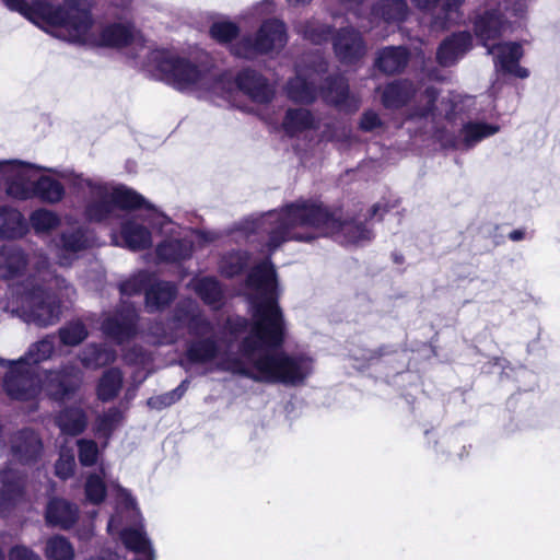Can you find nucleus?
<instances>
[{
    "mask_svg": "<svg viewBox=\"0 0 560 560\" xmlns=\"http://www.w3.org/2000/svg\"><path fill=\"white\" fill-rule=\"evenodd\" d=\"M288 42L287 28L282 21L268 19L261 23L255 37H243L231 47V52L244 59L259 55L279 52Z\"/></svg>",
    "mask_w": 560,
    "mask_h": 560,
    "instance_id": "9b49d317",
    "label": "nucleus"
},
{
    "mask_svg": "<svg viewBox=\"0 0 560 560\" xmlns=\"http://www.w3.org/2000/svg\"><path fill=\"white\" fill-rule=\"evenodd\" d=\"M489 55L493 56L495 68L520 79L529 77V71L518 65L523 57V48L520 43L493 44L487 48Z\"/></svg>",
    "mask_w": 560,
    "mask_h": 560,
    "instance_id": "f3484780",
    "label": "nucleus"
},
{
    "mask_svg": "<svg viewBox=\"0 0 560 560\" xmlns=\"http://www.w3.org/2000/svg\"><path fill=\"white\" fill-rule=\"evenodd\" d=\"M89 244L90 238L83 229L63 232L57 244L58 264L60 266L70 265L75 254L86 248Z\"/></svg>",
    "mask_w": 560,
    "mask_h": 560,
    "instance_id": "5701e85b",
    "label": "nucleus"
},
{
    "mask_svg": "<svg viewBox=\"0 0 560 560\" xmlns=\"http://www.w3.org/2000/svg\"><path fill=\"white\" fill-rule=\"evenodd\" d=\"M79 447V460L83 466H92L96 463L98 456V447L94 441L79 440L77 442Z\"/></svg>",
    "mask_w": 560,
    "mask_h": 560,
    "instance_id": "8fccbe9b",
    "label": "nucleus"
},
{
    "mask_svg": "<svg viewBox=\"0 0 560 560\" xmlns=\"http://www.w3.org/2000/svg\"><path fill=\"white\" fill-rule=\"evenodd\" d=\"M318 119L306 108H290L287 110L282 127L290 136H300L318 129Z\"/></svg>",
    "mask_w": 560,
    "mask_h": 560,
    "instance_id": "393cba45",
    "label": "nucleus"
},
{
    "mask_svg": "<svg viewBox=\"0 0 560 560\" xmlns=\"http://www.w3.org/2000/svg\"><path fill=\"white\" fill-rule=\"evenodd\" d=\"M381 210L383 209L380 205H374L372 208V215H377Z\"/></svg>",
    "mask_w": 560,
    "mask_h": 560,
    "instance_id": "e2e57ef3",
    "label": "nucleus"
},
{
    "mask_svg": "<svg viewBox=\"0 0 560 560\" xmlns=\"http://www.w3.org/2000/svg\"><path fill=\"white\" fill-rule=\"evenodd\" d=\"M235 85L256 104H268L276 95V89L268 79L253 69L242 70L235 79Z\"/></svg>",
    "mask_w": 560,
    "mask_h": 560,
    "instance_id": "dca6fc26",
    "label": "nucleus"
},
{
    "mask_svg": "<svg viewBox=\"0 0 560 560\" xmlns=\"http://www.w3.org/2000/svg\"><path fill=\"white\" fill-rule=\"evenodd\" d=\"M147 217H130L121 223L119 237L113 235L116 245H124L131 250L144 249L152 244L151 232L148 226L161 228L163 224L172 225V222L161 212L147 207Z\"/></svg>",
    "mask_w": 560,
    "mask_h": 560,
    "instance_id": "f8f14e48",
    "label": "nucleus"
},
{
    "mask_svg": "<svg viewBox=\"0 0 560 560\" xmlns=\"http://www.w3.org/2000/svg\"><path fill=\"white\" fill-rule=\"evenodd\" d=\"M122 386V373L118 369H108L97 384V396L103 401L114 399Z\"/></svg>",
    "mask_w": 560,
    "mask_h": 560,
    "instance_id": "72a5a7b5",
    "label": "nucleus"
},
{
    "mask_svg": "<svg viewBox=\"0 0 560 560\" xmlns=\"http://www.w3.org/2000/svg\"><path fill=\"white\" fill-rule=\"evenodd\" d=\"M176 295V288L170 282H156L145 292V304L150 312L167 305Z\"/></svg>",
    "mask_w": 560,
    "mask_h": 560,
    "instance_id": "473e14b6",
    "label": "nucleus"
},
{
    "mask_svg": "<svg viewBox=\"0 0 560 560\" xmlns=\"http://www.w3.org/2000/svg\"><path fill=\"white\" fill-rule=\"evenodd\" d=\"M34 264L45 285L27 283L13 288L4 308L27 323L47 327L57 323L61 315L60 302L51 291L56 289L61 298L69 300L73 289L49 270L46 257L39 255Z\"/></svg>",
    "mask_w": 560,
    "mask_h": 560,
    "instance_id": "20e7f679",
    "label": "nucleus"
},
{
    "mask_svg": "<svg viewBox=\"0 0 560 560\" xmlns=\"http://www.w3.org/2000/svg\"><path fill=\"white\" fill-rule=\"evenodd\" d=\"M74 466L75 462L72 452L62 450L56 463V475L61 479H67L73 474Z\"/></svg>",
    "mask_w": 560,
    "mask_h": 560,
    "instance_id": "3c124183",
    "label": "nucleus"
},
{
    "mask_svg": "<svg viewBox=\"0 0 560 560\" xmlns=\"http://www.w3.org/2000/svg\"><path fill=\"white\" fill-rule=\"evenodd\" d=\"M492 3L501 13L523 19L527 14L529 0H495Z\"/></svg>",
    "mask_w": 560,
    "mask_h": 560,
    "instance_id": "09e8293b",
    "label": "nucleus"
},
{
    "mask_svg": "<svg viewBox=\"0 0 560 560\" xmlns=\"http://www.w3.org/2000/svg\"><path fill=\"white\" fill-rule=\"evenodd\" d=\"M240 32L238 26L229 20H218L210 27V35L220 44L230 43Z\"/></svg>",
    "mask_w": 560,
    "mask_h": 560,
    "instance_id": "37998d69",
    "label": "nucleus"
},
{
    "mask_svg": "<svg viewBox=\"0 0 560 560\" xmlns=\"http://www.w3.org/2000/svg\"><path fill=\"white\" fill-rule=\"evenodd\" d=\"M334 50L341 63L355 65L365 56L366 45L358 31L346 27L336 34Z\"/></svg>",
    "mask_w": 560,
    "mask_h": 560,
    "instance_id": "a211bd4d",
    "label": "nucleus"
},
{
    "mask_svg": "<svg viewBox=\"0 0 560 560\" xmlns=\"http://www.w3.org/2000/svg\"><path fill=\"white\" fill-rule=\"evenodd\" d=\"M248 260L246 253L235 252L222 257L220 270L228 277L240 273L246 266Z\"/></svg>",
    "mask_w": 560,
    "mask_h": 560,
    "instance_id": "49530a36",
    "label": "nucleus"
},
{
    "mask_svg": "<svg viewBox=\"0 0 560 560\" xmlns=\"http://www.w3.org/2000/svg\"><path fill=\"white\" fill-rule=\"evenodd\" d=\"M464 0H443L444 18H438L433 26L435 28H443L448 22H454L457 19V9Z\"/></svg>",
    "mask_w": 560,
    "mask_h": 560,
    "instance_id": "864d4df0",
    "label": "nucleus"
},
{
    "mask_svg": "<svg viewBox=\"0 0 560 560\" xmlns=\"http://www.w3.org/2000/svg\"><path fill=\"white\" fill-rule=\"evenodd\" d=\"M0 364H1V365H4V364H5V361L0 360Z\"/></svg>",
    "mask_w": 560,
    "mask_h": 560,
    "instance_id": "338daca9",
    "label": "nucleus"
},
{
    "mask_svg": "<svg viewBox=\"0 0 560 560\" xmlns=\"http://www.w3.org/2000/svg\"><path fill=\"white\" fill-rule=\"evenodd\" d=\"M9 560H42L32 549L25 546H15L9 552Z\"/></svg>",
    "mask_w": 560,
    "mask_h": 560,
    "instance_id": "4d7b16f0",
    "label": "nucleus"
},
{
    "mask_svg": "<svg viewBox=\"0 0 560 560\" xmlns=\"http://www.w3.org/2000/svg\"><path fill=\"white\" fill-rule=\"evenodd\" d=\"M93 0H79L77 13L61 28L60 39L95 47L121 48L129 45L143 47V38L130 23L94 24L91 13Z\"/></svg>",
    "mask_w": 560,
    "mask_h": 560,
    "instance_id": "423d86ee",
    "label": "nucleus"
},
{
    "mask_svg": "<svg viewBox=\"0 0 560 560\" xmlns=\"http://www.w3.org/2000/svg\"><path fill=\"white\" fill-rule=\"evenodd\" d=\"M7 9L20 13L23 18L60 37L61 28L68 24L71 15L77 13L79 0H63L62 5H55L52 0H1Z\"/></svg>",
    "mask_w": 560,
    "mask_h": 560,
    "instance_id": "1a4fd4ad",
    "label": "nucleus"
},
{
    "mask_svg": "<svg viewBox=\"0 0 560 560\" xmlns=\"http://www.w3.org/2000/svg\"><path fill=\"white\" fill-rule=\"evenodd\" d=\"M253 231L268 234L272 253L287 241L311 242L335 236L339 242L360 245L371 238V231L353 221H342L340 211H331L315 200H299L253 220Z\"/></svg>",
    "mask_w": 560,
    "mask_h": 560,
    "instance_id": "f03ea898",
    "label": "nucleus"
},
{
    "mask_svg": "<svg viewBox=\"0 0 560 560\" xmlns=\"http://www.w3.org/2000/svg\"><path fill=\"white\" fill-rule=\"evenodd\" d=\"M500 131V126L489 124L478 119H471L463 122L458 135L455 137L442 136L443 147L460 151H468L476 147L482 140L494 136Z\"/></svg>",
    "mask_w": 560,
    "mask_h": 560,
    "instance_id": "2eb2a0df",
    "label": "nucleus"
},
{
    "mask_svg": "<svg viewBox=\"0 0 560 560\" xmlns=\"http://www.w3.org/2000/svg\"><path fill=\"white\" fill-rule=\"evenodd\" d=\"M471 47V37L467 33L454 34L445 39L436 54L440 65L448 67L457 62Z\"/></svg>",
    "mask_w": 560,
    "mask_h": 560,
    "instance_id": "b1692460",
    "label": "nucleus"
},
{
    "mask_svg": "<svg viewBox=\"0 0 560 560\" xmlns=\"http://www.w3.org/2000/svg\"><path fill=\"white\" fill-rule=\"evenodd\" d=\"M252 298V319L229 317L222 336L213 332L195 301L186 300L174 322L186 325L194 339L186 351L187 359L207 365L211 371H224L256 382L296 386L314 371L308 354L288 353L277 349L283 342V319L276 302L277 281L272 264L266 259L248 276Z\"/></svg>",
    "mask_w": 560,
    "mask_h": 560,
    "instance_id": "f257e3e1",
    "label": "nucleus"
},
{
    "mask_svg": "<svg viewBox=\"0 0 560 560\" xmlns=\"http://www.w3.org/2000/svg\"><path fill=\"white\" fill-rule=\"evenodd\" d=\"M147 67L160 80L176 90L196 91L207 88V79L198 67L174 51L151 50L148 54Z\"/></svg>",
    "mask_w": 560,
    "mask_h": 560,
    "instance_id": "6e6552de",
    "label": "nucleus"
},
{
    "mask_svg": "<svg viewBox=\"0 0 560 560\" xmlns=\"http://www.w3.org/2000/svg\"><path fill=\"white\" fill-rule=\"evenodd\" d=\"M45 557L47 560H74L75 551L66 537L56 535L47 540Z\"/></svg>",
    "mask_w": 560,
    "mask_h": 560,
    "instance_id": "c9c22d12",
    "label": "nucleus"
},
{
    "mask_svg": "<svg viewBox=\"0 0 560 560\" xmlns=\"http://www.w3.org/2000/svg\"><path fill=\"white\" fill-rule=\"evenodd\" d=\"M2 490L0 493V513H3L7 506L13 502L23 489V479L20 472L9 468L0 472Z\"/></svg>",
    "mask_w": 560,
    "mask_h": 560,
    "instance_id": "c756f323",
    "label": "nucleus"
},
{
    "mask_svg": "<svg viewBox=\"0 0 560 560\" xmlns=\"http://www.w3.org/2000/svg\"><path fill=\"white\" fill-rule=\"evenodd\" d=\"M72 194L82 199L84 215L90 221L101 222L110 218L116 209H133L145 205L144 198L124 185L103 182L70 171L57 172Z\"/></svg>",
    "mask_w": 560,
    "mask_h": 560,
    "instance_id": "39448f33",
    "label": "nucleus"
},
{
    "mask_svg": "<svg viewBox=\"0 0 560 560\" xmlns=\"http://www.w3.org/2000/svg\"><path fill=\"white\" fill-rule=\"evenodd\" d=\"M116 490V514L109 518L107 532L114 536L119 535L126 548L142 557L140 560H155V553L150 539L140 524L141 514L135 498L129 491L117 483H113Z\"/></svg>",
    "mask_w": 560,
    "mask_h": 560,
    "instance_id": "0eeeda50",
    "label": "nucleus"
},
{
    "mask_svg": "<svg viewBox=\"0 0 560 560\" xmlns=\"http://www.w3.org/2000/svg\"><path fill=\"white\" fill-rule=\"evenodd\" d=\"M115 350L95 343L88 345L80 353V361L86 369H98L114 362Z\"/></svg>",
    "mask_w": 560,
    "mask_h": 560,
    "instance_id": "2f4dec72",
    "label": "nucleus"
},
{
    "mask_svg": "<svg viewBox=\"0 0 560 560\" xmlns=\"http://www.w3.org/2000/svg\"><path fill=\"white\" fill-rule=\"evenodd\" d=\"M26 266L23 252L14 245L0 248V278H11L19 275Z\"/></svg>",
    "mask_w": 560,
    "mask_h": 560,
    "instance_id": "cd10ccee",
    "label": "nucleus"
},
{
    "mask_svg": "<svg viewBox=\"0 0 560 560\" xmlns=\"http://www.w3.org/2000/svg\"><path fill=\"white\" fill-rule=\"evenodd\" d=\"M324 68L319 65V69L312 68L310 71L301 66L296 68L295 78L291 79L285 85L287 96L299 103H311L316 97L315 82L319 71Z\"/></svg>",
    "mask_w": 560,
    "mask_h": 560,
    "instance_id": "412c9836",
    "label": "nucleus"
},
{
    "mask_svg": "<svg viewBox=\"0 0 560 560\" xmlns=\"http://www.w3.org/2000/svg\"><path fill=\"white\" fill-rule=\"evenodd\" d=\"M23 232L22 214L11 208H0V235L3 237H15Z\"/></svg>",
    "mask_w": 560,
    "mask_h": 560,
    "instance_id": "4c0bfd02",
    "label": "nucleus"
},
{
    "mask_svg": "<svg viewBox=\"0 0 560 560\" xmlns=\"http://www.w3.org/2000/svg\"><path fill=\"white\" fill-rule=\"evenodd\" d=\"M105 469L101 468V474H90L85 481L84 492L86 500L92 504H100L106 497V487L104 478Z\"/></svg>",
    "mask_w": 560,
    "mask_h": 560,
    "instance_id": "58836bf2",
    "label": "nucleus"
},
{
    "mask_svg": "<svg viewBox=\"0 0 560 560\" xmlns=\"http://www.w3.org/2000/svg\"><path fill=\"white\" fill-rule=\"evenodd\" d=\"M38 166L19 160L0 161V184L8 196L26 200L34 198Z\"/></svg>",
    "mask_w": 560,
    "mask_h": 560,
    "instance_id": "4468645a",
    "label": "nucleus"
},
{
    "mask_svg": "<svg viewBox=\"0 0 560 560\" xmlns=\"http://www.w3.org/2000/svg\"><path fill=\"white\" fill-rule=\"evenodd\" d=\"M0 560H4V556H3V552L1 549H0Z\"/></svg>",
    "mask_w": 560,
    "mask_h": 560,
    "instance_id": "0e129e2a",
    "label": "nucleus"
},
{
    "mask_svg": "<svg viewBox=\"0 0 560 560\" xmlns=\"http://www.w3.org/2000/svg\"><path fill=\"white\" fill-rule=\"evenodd\" d=\"M192 289L203 300L205 303L219 307L222 298V290L217 280L212 278H201L192 282Z\"/></svg>",
    "mask_w": 560,
    "mask_h": 560,
    "instance_id": "e433bc0d",
    "label": "nucleus"
},
{
    "mask_svg": "<svg viewBox=\"0 0 560 560\" xmlns=\"http://www.w3.org/2000/svg\"><path fill=\"white\" fill-rule=\"evenodd\" d=\"M381 124L380 117L374 112H365L361 118L360 127L365 131H371Z\"/></svg>",
    "mask_w": 560,
    "mask_h": 560,
    "instance_id": "13d9d810",
    "label": "nucleus"
},
{
    "mask_svg": "<svg viewBox=\"0 0 560 560\" xmlns=\"http://www.w3.org/2000/svg\"><path fill=\"white\" fill-rule=\"evenodd\" d=\"M231 88L232 83L226 78H220L218 81L213 83L212 91L217 95L228 97Z\"/></svg>",
    "mask_w": 560,
    "mask_h": 560,
    "instance_id": "bf43d9fd",
    "label": "nucleus"
},
{
    "mask_svg": "<svg viewBox=\"0 0 560 560\" xmlns=\"http://www.w3.org/2000/svg\"><path fill=\"white\" fill-rule=\"evenodd\" d=\"M57 424L62 433L77 435L86 427V418L80 408H70L58 416Z\"/></svg>",
    "mask_w": 560,
    "mask_h": 560,
    "instance_id": "f704fd0d",
    "label": "nucleus"
},
{
    "mask_svg": "<svg viewBox=\"0 0 560 560\" xmlns=\"http://www.w3.org/2000/svg\"><path fill=\"white\" fill-rule=\"evenodd\" d=\"M148 282L149 275L147 272H139L121 283L120 292L124 295L137 294L147 285Z\"/></svg>",
    "mask_w": 560,
    "mask_h": 560,
    "instance_id": "603ef678",
    "label": "nucleus"
},
{
    "mask_svg": "<svg viewBox=\"0 0 560 560\" xmlns=\"http://www.w3.org/2000/svg\"><path fill=\"white\" fill-rule=\"evenodd\" d=\"M187 390V382L183 381L175 389L148 399V406L153 409H163L178 401Z\"/></svg>",
    "mask_w": 560,
    "mask_h": 560,
    "instance_id": "c03bdc74",
    "label": "nucleus"
},
{
    "mask_svg": "<svg viewBox=\"0 0 560 560\" xmlns=\"http://www.w3.org/2000/svg\"><path fill=\"white\" fill-rule=\"evenodd\" d=\"M375 15H382L385 21H401L406 18L407 5L400 0H385L374 8Z\"/></svg>",
    "mask_w": 560,
    "mask_h": 560,
    "instance_id": "a19ab883",
    "label": "nucleus"
},
{
    "mask_svg": "<svg viewBox=\"0 0 560 560\" xmlns=\"http://www.w3.org/2000/svg\"><path fill=\"white\" fill-rule=\"evenodd\" d=\"M122 421V413L112 408L97 419L96 431L103 436H108Z\"/></svg>",
    "mask_w": 560,
    "mask_h": 560,
    "instance_id": "de8ad7c7",
    "label": "nucleus"
},
{
    "mask_svg": "<svg viewBox=\"0 0 560 560\" xmlns=\"http://www.w3.org/2000/svg\"><path fill=\"white\" fill-rule=\"evenodd\" d=\"M409 61V52L404 47H386L377 52L375 67L386 73L394 74L405 69Z\"/></svg>",
    "mask_w": 560,
    "mask_h": 560,
    "instance_id": "a878e982",
    "label": "nucleus"
},
{
    "mask_svg": "<svg viewBox=\"0 0 560 560\" xmlns=\"http://www.w3.org/2000/svg\"><path fill=\"white\" fill-rule=\"evenodd\" d=\"M184 304H185V301H183V302L178 305V307H177V310H176V312H175V314H174L173 318L170 320V323H168L170 332H164L163 335H161V336H160V335H159V332L153 331V335L159 336V340H158V341H159L160 343H168V342H173V341H175V340H176V338H177V337H178V335H179L178 330H180L182 328L186 327V325H183V324H179V323L174 322V320H175V318H176V315L178 314L179 308H180Z\"/></svg>",
    "mask_w": 560,
    "mask_h": 560,
    "instance_id": "6e6d98bb",
    "label": "nucleus"
},
{
    "mask_svg": "<svg viewBox=\"0 0 560 560\" xmlns=\"http://www.w3.org/2000/svg\"><path fill=\"white\" fill-rule=\"evenodd\" d=\"M127 396L131 398L133 396V394L128 390Z\"/></svg>",
    "mask_w": 560,
    "mask_h": 560,
    "instance_id": "69168bd1",
    "label": "nucleus"
},
{
    "mask_svg": "<svg viewBox=\"0 0 560 560\" xmlns=\"http://www.w3.org/2000/svg\"><path fill=\"white\" fill-rule=\"evenodd\" d=\"M38 173L34 185V197L48 203H57L65 196V187L50 176Z\"/></svg>",
    "mask_w": 560,
    "mask_h": 560,
    "instance_id": "7c9ffc66",
    "label": "nucleus"
},
{
    "mask_svg": "<svg viewBox=\"0 0 560 560\" xmlns=\"http://www.w3.org/2000/svg\"><path fill=\"white\" fill-rule=\"evenodd\" d=\"M137 317L136 308L128 305L122 312L108 315L102 323V330L117 343H122L136 334Z\"/></svg>",
    "mask_w": 560,
    "mask_h": 560,
    "instance_id": "aec40b11",
    "label": "nucleus"
},
{
    "mask_svg": "<svg viewBox=\"0 0 560 560\" xmlns=\"http://www.w3.org/2000/svg\"><path fill=\"white\" fill-rule=\"evenodd\" d=\"M524 237V232L521 231V230H515L513 232L510 233V238L512 241H520Z\"/></svg>",
    "mask_w": 560,
    "mask_h": 560,
    "instance_id": "680f3d73",
    "label": "nucleus"
},
{
    "mask_svg": "<svg viewBox=\"0 0 560 560\" xmlns=\"http://www.w3.org/2000/svg\"><path fill=\"white\" fill-rule=\"evenodd\" d=\"M416 93L413 84L407 80L388 84L382 94L385 107L396 108L406 104Z\"/></svg>",
    "mask_w": 560,
    "mask_h": 560,
    "instance_id": "c85d7f7f",
    "label": "nucleus"
},
{
    "mask_svg": "<svg viewBox=\"0 0 560 560\" xmlns=\"http://www.w3.org/2000/svg\"><path fill=\"white\" fill-rule=\"evenodd\" d=\"M324 101L343 113H354L359 109L360 98L350 92L348 81L343 77L330 78L322 89Z\"/></svg>",
    "mask_w": 560,
    "mask_h": 560,
    "instance_id": "6ab92c4d",
    "label": "nucleus"
},
{
    "mask_svg": "<svg viewBox=\"0 0 560 560\" xmlns=\"http://www.w3.org/2000/svg\"><path fill=\"white\" fill-rule=\"evenodd\" d=\"M78 517L75 505L65 500H51L46 510V520L50 525L69 528L74 524Z\"/></svg>",
    "mask_w": 560,
    "mask_h": 560,
    "instance_id": "bb28decb",
    "label": "nucleus"
},
{
    "mask_svg": "<svg viewBox=\"0 0 560 560\" xmlns=\"http://www.w3.org/2000/svg\"><path fill=\"white\" fill-rule=\"evenodd\" d=\"M60 342L74 347L81 343L89 335L85 325L81 320H72L58 330Z\"/></svg>",
    "mask_w": 560,
    "mask_h": 560,
    "instance_id": "ea45409f",
    "label": "nucleus"
},
{
    "mask_svg": "<svg viewBox=\"0 0 560 560\" xmlns=\"http://www.w3.org/2000/svg\"><path fill=\"white\" fill-rule=\"evenodd\" d=\"M125 360L131 364H144L147 354L140 348H135L125 354Z\"/></svg>",
    "mask_w": 560,
    "mask_h": 560,
    "instance_id": "052dcab7",
    "label": "nucleus"
},
{
    "mask_svg": "<svg viewBox=\"0 0 560 560\" xmlns=\"http://www.w3.org/2000/svg\"><path fill=\"white\" fill-rule=\"evenodd\" d=\"M42 443L32 430L18 432L11 441L12 457L22 464H30L37 458Z\"/></svg>",
    "mask_w": 560,
    "mask_h": 560,
    "instance_id": "4be33fe9",
    "label": "nucleus"
},
{
    "mask_svg": "<svg viewBox=\"0 0 560 560\" xmlns=\"http://www.w3.org/2000/svg\"><path fill=\"white\" fill-rule=\"evenodd\" d=\"M424 112L444 115L448 120H471L485 112L482 101L470 95L448 93L440 98V92L427 86L422 93V116Z\"/></svg>",
    "mask_w": 560,
    "mask_h": 560,
    "instance_id": "9d476101",
    "label": "nucleus"
},
{
    "mask_svg": "<svg viewBox=\"0 0 560 560\" xmlns=\"http://www.w3.org/2000/svg\"><path fill=\"white\" fill-rule=\"evenodd\" d=\"M161 231L170 236L156 247V255L163 261H177L188 258L195 246H202L214 240V234L202 231H187L184 234L175 226L163 224Z\"/></svg>",
    "mask_w": 560,
    "mask_h": 560,
    "instance_id": "ddd939ff",
    "label": "nucleus"
},
{
    "mask_svg": "<svg viewBox=\"0 0 560 560\" xmlns=\"http://www.w3.org/2000/svg\"><path fill=\"white\" fill-rule=\"evenodd\" d=\"M59 223L57 214L50 210L39 209L32 213L31 224L37 233H45L55 229Z\"/></svg>",
    "mask_w": 560,
    "mask_h": 560,
    "instance_id": "a18cd8bd",
    "label": "nucleus"
},
{
    "mask_svg": "<svg viewBox=\"0 0 560 560\" xmlns=\"http://www.w3.org/2000/svg\"><path fill=\"white\" fill-rule=\"evenodd\" d=\"M54 349V337L47 336L32 343L19 360L9 362L10 368L3 385L11 398L27 400L44 390L55 399H63L78 387L82 373L74 364L66 365L60 371L35 374L34 365L48 360Z\"/></svg>",
    "mask_w": 560,
    "mask_h": 560,
    "instance_id": "7ed1b4c3",
    "label": "nucleus"
},
{
    "mask_svg": "<svg viewBox=\"0 0 560 560\" xmlns=\"http://www.w3.org/2000/svg\"><path fill=\"white\" fill-rule=\"evenodd\" d=\"M298 32L314 44L326 42L330 34V26L320 23L318 20L306 21L298 26Z\"/></svg>",
    "mask_w": 560,
    "mask_h": 560,
    "instance_id": "79ce46f5",
    "label": "nucleus"
},
{
    "mask_svg": "<svg viewBox=\"0 0 560 560\" xmlns=\"http://www.w3.org/2000/svg\"><path fill=\"white\" fill-rule=\"evenodd\" d=\"M184 304H185V301H183V302L178 305V307H177V310H176V312H175V314H174L173 318L170 320V323H168L170 332H164L163 335H161V336H160V335H159V332L153 331V335L159 336V340H158V341H159L160 343H168V342H173V341H175V340H176V338H177V337H178V335H179L178 330H180L182 328L186 327V325H183V324H179V323L174 322V320H175V318H176V315L178 314L179 308H180Z\"/></svg>",
    "mask_w": 560,
    "mask_h": 560,
    "instance_id": "5fc2aeb1",
    "label": "nucleus"
}]
</instances>
